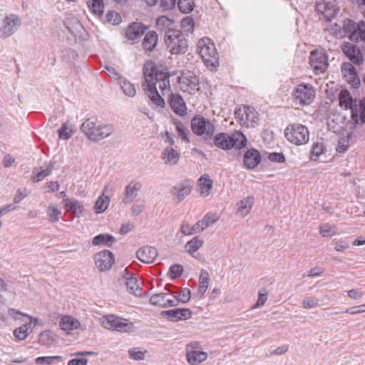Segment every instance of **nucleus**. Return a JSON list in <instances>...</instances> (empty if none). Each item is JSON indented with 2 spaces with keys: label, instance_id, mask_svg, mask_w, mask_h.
<instances>
[{
  "label": "nucleus",
  "instance_id": "dca6fc26",
  "mask_svg": "<svg viewBox=\"0 0 365 365\" xmlns=\"http://www.w3.org/2000/svg\"><path fill=\"white\" fill-rule=\"evenodd\" d=\"M151 304L160 307H176L178 300L175 295L171 296L168 293H158L153 294L150 298Z\"/></svg>",
  "mask_w": 365,
  "mask_h": 365
},
{
  "label": "nucleus",
  "instance_id": "58836bf2",
  "mask_svg": "<svg viewBox=\"0 0 365 365\" xmlns=\"http://www.w3.org/2000/svg\"><path fill=\"white\" fill-rule=\"evenodd\" d=\"M106 0H87L90 11L98 16L103 14Z\"/></svg>",
  "mask_w": 365,
  "mask_h": 365
},
{
  "label": "nucleus",
  "instance_id": "6e6d98bb",
  "mask_svg": "<svg viewBox=\"0 0 365 365\" xmlns=\"http://www.w3.org/2000/svg\"><path fill=\"white\" fill-rule=\"evenodd\" d=\"M183 267L180 264H173L170 268V278L175 279L180 277L183 273Z\"/></svg>",
  "mask_w": 365,
  "mask_h": 365
},
{
  "label": "nucleus",
  "instance_id": "3c124183",
  "mask_svg": "<svg viewBox=\"0 0 365 365\" xmlns=\"http://www.w3.org/2000/svg\"><path fill=\"white\" fill-rule=\"evenodd\" d=\"M178 6L182 13L187 14L193 10V2L192 0H179Z\"/></svg>",
  "mask_w": 365,
  "mask_h": 365
},
{
  "label": "nucleus",
  "instance_id": "7c9ffc66",
  "mask_svg": "<svg viewBox=\"0 0 365 365\" xmlns=\"http://www.w3.org/2000/svg\"><path fill=\"white\" fill-rule=\"evenodd\" d=\"M358 99H354L350 92L346 89H342L339 95V106L344 109H350L351 113Z\"/></svg>",
  "mask_w": 365,
  "mask_h": 365
},
{
  "label": "nucleus",
  "instance_id": "b1692460",
  "mask_svg": "<svg viewBox=\"0 0 365 365\" xmlns=\"http://www.w3.org/2000/svg\"><path fill=\"white\" fill-rule=\"evenodd\" d=\"M138 259L145 264H150L154 262L158 256L157 250L150 246H144L136 252Z\"/></svg>",
  "mask_w": 365,
  "mask_h": 365
},
{
  "label": "nucleus",
  "instance_id": "a211bd4d",
  "mask_svg": "<svg viewBox=\"0 0 365 365\" xmlns=\"http://www.w3.org/2000/svg\"><path fill=\"white\" fill-rule=\"evenodd\" d=\"M193 182L190 180H185L176 184L171 188L172 195L177 199L178 202L183 200L191 192Z\"/></svg>",
  "mask_w": 365,
  "mask_h": 365
},
{
  "label": "nucleus",
  "instance_id": "c756f323",
  "mask_svg": "<svg viewBox=\"0 0 365 365\" xmlns=\"http://www.w3.org/2000/svg\"><path fill=\"white\" fill-rule=\"evenodd\" d=\"M161 158L165 165H175L180 159V153L173 147L168 146L161 153Z\"/></svg>",
  "mask_w": 365,
  "mask_h": 365
},
{
  "label": "nucleus",
  "instance_id": "4d7b16f0",
  "mask_svg": "<svg viewBox=\"0 0 365 365\" xmlns=\"http://www.w3.org/2000/svg\"><path fill=\"white\" fill-rule=\"evenodd\" d=\"M145 207V202L140 200H136L131 207L132 215L134 216L140 215Z\"/></svg>",
  "mask_w": 365,
  "mask_h": 365
},
{
  "label": "nucleus",
  "instance_id": "2f4dec72",
  "mask_svg": "<svg viewBox=\"0 0 365 365\" xmlns=\"http://www.w3.org/2000/svg\"><path fill=\"white\" fill-rule=\"evenodd\" d=\"M145 27L141 23L134 22L126 29L125 35L130 40L139 38L145 32Z\"/></svg>",
  "mask_w": 365,
  "mask_h": 365
},
{
  "label": "nucleus",
  "instance_id": "5fc2aeb1",
  "mask_svg": "<svg viewBox=\"0 0 365 365\" xmlns=\"http://www.w3.org/2000/svg\"><path fill=\"white\" fill-rule=\"evenodd\" d=\"M58 132L59 138L63 140H68L73 135V131L67 123H63Z\"/></svg>",
  "mask_w": 365,
  "mask_h": 365
},
{
  "label": "nucleus",
  "instance_id": "864d4df0",
  "mask_svg": "<svg viewBox=\"0 0 365 365\" xmlns=\"http://www.w3.org/2000/svg\"><path fill=\"white\" fill-rule=\"evenodd\" d=\"M336 232V227L323 224L320 227V234L323 237L333 236Z\"/></svg>",
  "mask_w": 365,
  "mask_h": 365
},
{
  "label": "nucleus",
  "instance_id": "9b49d317",
  "mask_svg": "<svg viewBox=\"0 0 365 365\" xmlns=\"http://www.w3.org/2000/svg\"><path fill=\"white\" fill-rule=\"evenodd\" d=\"M309 63L316 74L325 71L328 67V58L323 51L315 50L310 53Z\"/></svg>",
  "mask_w": 365,
  "mask_h": 365
},
{
  "label": "nucleus",
  "instance_id": "4c0bfd02",
  "mask_svg": "<svg viewBox=\"0 0 365 365\" xmlns=\"http://www.w3.org/2000/svg\"><path fill=\"white\" fill-rule=\"evenodd\" d=\"M156 26L159 31H164L165 35L168 34L170 30H176L175 27V22L173 19H169L165 16H161L156 20Z\"/></svg>",
  "mask_w": 365,
  "mask_h": 365
},
{
  "label": "nucleus",
  "instance_id": "ddd939ff",
  "mask_svg": "<svg viewBox=\"0 0 365 365\" xmlns=\"http://www.w3.org/2000/svg\"><path fill=\"white\" fill-rule=\"evenodd\" d=\"M21 19L15 15L10 14L4 21V25L0 28V36L6 38L14 34L21 26Z\"/></svg>",
  "mask_w": 365,
  "mask_h": 365
},
{
  "label": "nucleus",
  "instance_id": "5701e85b",
  "mask_svg": "<svg viewBox=\"0 0 365 365\" xmlns=\"http://www.w3.org/2000/svg\"><path fill=\"white\" fill-rule=\"evenodd\" d=\"M351 117L356 124H365V96L354 104Z\"/></svg>",
  "mask_w": 365,
  "mask_h": 365
},
{
  "label": "nucleus",
  "instance_id": "7ed1b4c3",
  "mask_svg": "<svg viewBox=\"0 0 365 365\" xmlns=\"http://www.w3.org/2000/svg\"><path fill=\"white\" fill-rule=\"evenodd\" d=\"M247 141L246 136L240 131H236L232 135L221 133L214 138L215 145L223 150L243 148L246 146Z\"/></svg>",
  "mask_w": 365,
  "mask_h": 365
},
{
  "label": "nucleus",
  "instance_id": "f8f14e48",
  "mask_svg": "<svg viewBox=\"0 0 365 365\" xmlns=\"http://www.w3.org/2000/svg\"><path fill=\"white\" fill-rule=\"evenodd\" d=\"M198 79L193 73L189 71L182 73L178 77V83L180 88L185 93L189 94L194 93L198 91Z\"/></svg>",
  "mask_w": 365,
  "mask_h": 365
},
{
  "label": "nucleus",
  "instance_id": "f3484780",
  "mask_svg": "<svg viewBox=\"0 0 365 365\" xmlns=\"http://www.w3.org/2000/svg\"><path fill=\"white\" fill-rule=\"evenodd\" d=\"M9 312L10 315L14 316L15 319H19L16 315L23 316L28 319V322H25L23 325L14 331V335L18 340L21 341L25 339L28 335L29 331L31 329V317L29 315L23 314L14 309H10Z\"/></svg>",
  "mask_w": 365,
  "mask_h": 365
},
{
  "label": "nucleus",
  "instance_id": "473e14b6",
  "mask_svg": "<svg viewBox=\"0 0 365 365\" xmlns=\"http://www.w3.org/2000/svg\"><path fill=\"white\" fill-rule=\"evenodd\" d=\"M255 202L254 197L249 195L237 203V211L242 217H245L250 212Z\"/></svg>",
  "mask_w": 365,
  "mask_h": 365
},
{
  "label": "nucleus",
  "instance_id": "79ce46f5",
  "mask_svg": "<svg viewBox=\"0 0 365 365\" xmlns=\"http://www.w3.org/2000/svg\"><path fill=\"white\" fill-rule=\"evenodd\" d=\"M64 24L68 31L75 36L83 29L81 22L75 17L67 19Z\"/></svg>",
  "mask_w": 365,
  "mask_h": 365
},
{
  "label": "nucleus",
  "instance_id": "de8ad7c7",
  "mask_svg": "<svg viewBox=\"0 0 365 365\" xmlns=\"http://www.w3.org/2000/svg\"><path fill=\"white\" fill-rule=\"evenodd\" d=\"M120 87L125 95L129 97H133L136 94V90L134 86L128 80L123 78L120 81Z\"/></svg>",
  "mask_w": 365,
  "mask_h": 365
},
{
  "label": "nucleus",
  "instance_id": "bf43d9fd",
  "mask_svg": "<svg viewBox=\"0 0 365 365\" xmlns=\"http://www.w3.org/2000/svg\"><path fill=\"white\" fill-rule=\"evenodd\" d=\"M107 21L113 25L118 24L121 21L120 16L115 11H109L106 14Z\"/></svg>",
  "mask_w": 365,
  "mask_h": 365
},
{
  "label": "nucleus",
  "instance_id": "4468645a",
  "mask_svg": "<svg viewBox=\"0 0 365 365\" xmlns=\"http://www.w3.org/2000/svg\"><path fill=\"white\" fill-rule=\"evenodd\" d=\"M188 344L186 346V359L190 365H198L202 361H205L207 358V354L205 351H201L196 346L198 344Z\"/></svg>",
  "mask_w": 365,
  "mask_h": 365
},
{
  "label": "nucleus",
  "instance_id": "0eeeda50",
  "mask_svg": "<svg viewBox=\"0 0 365 365\" xmlns=\"http://www.w3.org/2000/svg\"><path fill=\"white\" fill-rule=\"evenodd\" d=\"M191 129L195 135L207 140L212 138L215 127L210 120L196 115L191 120Z\"/></svg>",
  "mask_w": 365,
  "mask_h": 365
},
{
  "label": "nucleus",
  "instance_id": "338daca9",
  "mask_svg": "<svg viewBox=\"0 0 365 365\" xmlns=\"http://www.w3.org/2000/svg\"><path fill=\"white\" fill-rule=\"evenodd\" d=\"M195 230V224H194L192 226H190L187 223H183L180 228L181 232L184 235H190L194 233H196Z\"/></svg>",
  "mask_w": 365,
  "mask_h": 365
},
{
  "label": "nucleus",
  "instance_id": "37998d69",
  "mask_svg": "<svg viewBox=\"0 0 365 365\" xmlns=\"http://www.w3.org/2000/svg\"><path fill=\"white\" fill-rule=\"evenodd\" d=\"M199 281L198 292L202 296L206 292L210 282V275L206 270H201Z\"/></svg>",
  "mask_w": 365,
  "mask_h": 365
},
{
  "label": "nucleus",
  "instance_id": "69168bd1",
  "mask_svg": "<svg viewBox=\"0 0 365 365\" xmlns=\"http://www.w3.org/2000/svg\"><path fill=\"white\" fill-rule=\"evenodd\" d=\"M29 192L27 189H19L16 192V194L14 198V202L17 204L19 203L23 199H24L28 195Z\"/></svg>",
  "mask_w": 365,
  "mask_h": 365
},
{
  "label": "nucleus",
  "instance_id": "2eb2a0df",
  "mask_svg": "<svg viewBox=\"0 0 365 365\" xmlns=\"http://www.w3.org/2000/svg\"><path fill=\"white\" fill-rule=\"evenodd\" d=\"M95 264L101 272L110 269L114 262L113 253L108 250H103L95 255Z\"/></svg>",
  "mask_w": 365,
  "mask_h": 365
},
{
  "label": "nucleus",
  "instance_id": "49530a36",
  "mask_svg": "<svg viewBox=\"0 0 365 365\" xmlns=\"http://www.w3.org/2000/svg\"><path fill=\"white\" fill-rule=\"evenodd\" d=\"M326 150V146L323 143H314L310 153V159L317 160L321 155L325 153Z\"/></svg>",
  "mask_w": 365,
  "mask_h": 365
},
{
  "label": "nucleus",
  "instance_id": "a878e982",
  "mask_svg": "<svg viewBox=\"0 0 365 365\" xmlns=\"http://www.w3.org/2000/svg\"><path fill=\"white\" fill-rule=\"evenodd\" d=\"M56 165L55 160H51L48 164L46 166L45 169L40 168L39 170L38 168H34L32 171L31 175V180L33 182H39L45 179L47 176L50 175L54 169Z\"/></svg>",
  "mask_w": 365,
  "mask_h": 365
},
{
  "label": "nucleus",
  "instance_id": "aec40b11",
  "mask_svg": "<svg viewBox=\"0 0 365 365\" xmlns=\"http://www.w3.org/2000/svg\"><path fill=\"white\" fill-rule=\"evenodd\" d=\"M341 73L344 78L349 83L352 84L355 88H357L360 84L359 77L356 71L355 68L350 62H345L341 67Z\"/></svg>",
  "mask_w": 365,
  "mask_h": 365
},
{
  "label": "nucleus",
  "instance_id": "f257e3e1",
  "mask_svg": "<svg viewBox=\"0 0 365 365\" xmlns=\"http://www.w3.org/2000/svg\"><path fill=\"white\" fill-rule=\"evenodd\" d=\"M143 75L146 84L144 90L147 91L149 98L155 105L163 107L165 102L158 92L156 85L163 95L169 91L170 76L168 68L157 66L153 61H147L143 66Z\"/></svg>",
  "mask_w": 365,
  "mask_h": 365
},
{
  "label": "nucleus",
  "instance_id": "603ef678",
  "mask_svg": "<svg viewBox=\"0 0 365 365\" xmlns=\"http://www.w3.org/2000/svg\"><path fill=\"white\" fill-rule=\"evenodd\" d=\"M146 353V350L142 351L139 348H133L128 350L129 357L136 361L143 360Z\"/></svg>",
  "mask_w": 365,
  "mask_h": 365
},
{
  "label": "nucleus",
  "instance_id": "393cba45",
  "mask_svg": "<svg viewBox=\"0 0 365 365\" xmlns=\"http://www.w3.org/2000/svg\"><path fill=\"white\" fill-rule=\"evenodd\" d=\"M142 185L139 182L131 181L125 187V194L123 197V202L125 204L131 203L138 196Z\"/></svg>",
  "mask_w": 365,
  "mask_h": 365
},
{
  "label": "nucleus",
  "instance_id": "cd10ccee",
  "mask_svg": "<svg viewBox=\"0 0 365 365\" xmlns=\"http://www.w3.org/2000/svg\"><path fill=\"white\" fill-rule=\"evenodd\" d=\"M219 220V216L215 213H207L202 219L195 223V232H201L208 227L215 224Z\"/></svg>",
  "mask_w": 365,
  "mask_h": 365
},
{
  "label": "nucleus",
  "instance_id": "423d86ee",
  "mask_svg": "<svg viewBox=\"0 0 365 365\" xmlns=\"http://www.w3.org/2000/svg\"><path fill=\"white\" fill-rule=\"evenodd\" d=\"M197 50L200 56L207 68L215 67L217 61V53L215 46L209 38H203L197 43Z\"/></svg>",
  "mask_w": 365,
  "mask_h": 365
},
{
  "label": "nucleus",
  "instance_id": "052dcab7",
  "mask_svg": "<svg viewBox=\"0 0 365 365\" xmlns=\"http://www.w3.org/2000/svg\"><path fill=\"white\" fill-rule=\"evenodd\" d=\"M268 159L271 162L282 163L285 162V156L282 153H271L268 155Z\"/></svg>",
  "mask_w": 365,
  "mask_h": 365
},
{
  "label": "nucleus",
  "instance_id": "1a4fd4ad",
  "mask_svg": "<svg viewBox=\"0 0 365 365\" xmlns=\"http://www.w3.org/2000/svg\"><path fill=\"white\" fill-rule=\"evenodd\" d=\"M292 98L296 105L311 104L316 96L314 87L309 83H300L292 91Z\"/></svg>",
  "mask_w": 365,
  "mask_h": 365
},
{
  "label": "nucleus",
  "instance_id": "ea45409f",
  "mask_svg": "<svg viewBox=\"0 0 365 365\" xmlns=\"http://www.w3.org/2000/svg\"><path fill=\"white\" fill-rule=\"evenodd\" d=\"M63 203L66 210L72 212L75 215H79L83 211L82 204L76 200L66 198L63 199Z\"/></svg>",
  "mask_w": 365,
  "mask_h": 365
},
{
  "label": "nucleus",
  "instance_id": "72a5a7b5",
  "mask_svg": "<svg viewBox=\"0 0 365 365\" xmlns=\"http://www.w3.org/2000/svg\"><path fill=\"white\" fill-rule=\"evenodd\" d=\"M108 185H106L103 187L101 195L98 197L96 201L94 209L96 213L103 212L108 207L110 204V198L108 196H106V193L108 192Z\"/></svg>",
  "mask_w": 365,
  "mask_h": 365
},
{
  "label": "nucleus",
  "instance_id": "e2e57ef3",
  "mask_svg": "<svg viewBox=\"0 0 365 365\" xmlns=\"http://www.w3.org/2000/svg\"><path fill=\"white\" fill-rule=\"evenodd\" d=\"M191 297V292L189 289H184L180 293L177 299L178 300V303L182 302V303L187 302Z\"/></svg>",
  "mask_w": 365,
  "mask_h": 365
},
{
  "label": "nucleus",
  "instance_id": "09e8293b",
  "mask_svg": "<svg viewBox=\"0 0 365 365\" xmlns=\"http://www.w3.org/2000/svg\"><path fill=\"white\" fill-rule=\"evenodd\" d=\"M59 325L63 331H64L68 335L71 334V331H73L72 329V322H71V316L70 315H64L61 318Z\"/></svg>",
  "mask_w": 365,
  "mask_h": 365
},
{
  "label": "nucleus",
  "instance_id": "9d476101",
  "mask_svg": "<svg viewBox=\"0 0 365 365\" xmlns=\"http://www.w3.org/2000/svg\"><path fill=\"white\" fill-rule=\"evenodd\" d=\"M235 117L240 125L247 128L255 127L259 121L258 113L253 108L246 106L236 109Z\"/></svg>",
  "mask_w": 365,
  "mask_h": 365
},
{
  "label": "nucleus",
  "instance_id": "680f3d73",
  "mask_svg": "<svg viewBox=\"0 0 365 365\" xmlns=\"http://www.w3.org/2000/svg\"><path fill=\"white\" fill-rule=\"evenodd\" d=\"M61 214V212L56 207H50L48 208V215L50 217V221L52 222H58Z\"/></svg>",
  "mask_w": 365,
  "mask_h": 365
},
{
  "label": "nucleus",
  "instance_id": "20e7f679",
  "mask_svg": "<svg viewBox=\"0 0 365 365\" xmlns=\"http://www.w3.org/2000/svg\"><path fill=\"white\" fill-rule=\"evenodd\" d=\"M101 323L103 327L119 332L130 333L135 331V326L129 319L114 314L103 316Z\"/></svg>",
  "mask_w": 365,
  "mask_h": 365
},
{
  "label": "nucleus",
  "instance_id": "0e129e2a",
  "mask_svg": "<svg viewBox=\"0 0 365 365\" xmlns=\"http://www.w3.org/2000/svg\"><path fill=\"white\" fill-rule=\"evenodd\" d=\"M55 334L50 330H46L40 334L41 342H45L46 340L51 342H55Z\"/></svg>",
  "mask_w": 365,
  "mask_h": 365
},
{
  "label": "nucleus",
  "instance_id": "a18cd8bd",
  "mask_svg": "<svg viewBox=\"0 0 365 365\" xmlns=\"http://www.w3.org/2000/svg\"><path fill=\"white\" fill-rule=\"evenodd\" d=\"M195 27L194 20L190 16H186L181 21V31L182 34L186 35L190 34L193 32Z\"/></svg>",
  "mask_w": 365,
  "mask_h": 365
},
{
  "label": "nucleus",
  "instance_id": "8fccbe9b",
  "mask_svg": "<svg viewBox=\"0 0 365 365\" xmlns=\"http://www.w3.org/2000/svg\"><path fill=\"white\" fill-rule=\"evenodd\" d=\"M175 124L176 126V130L178 132V136L180 138H181L182 140H183L186 143H189L190 140L188 138V134H189L188 130L180 121L175 122Z\"/></svg>",
  "mask_w": 365,
  "mask_h": 365
},
{
  "label": "nucleus",
  "instance_id": "c03bdc74",
  "mask_svg": "<svg viewBox=\"0 0 365 365\" xmlns=\"http://www.w3.org/2000/svg\"><path fill=\"white\" fill-rule=\"evenodd\" d=\"M202 245L203 241L198 236H195L186 243L185 248L189 254L193 255Z\"/></svg>",
  "mask_w": 365,
  "mask_h": 365
},
{
  "label": "nucleus",
  "instance_id": "f704fd0d",
  "mask_svg": "<svg viewBox=\"0 0 365 365\" xmlns=\"http://www.w3.org/2000/svg\"><path fill=\"white\" fill-rule=\"evenodd\" d=\"M158 43V34L154 31L148 32L144 36L142 46L145 51L151 52Z\"/></svg>",
  "mask_w": 365,
  "mask_h": 365
},
{
  "label": "nucleus",
  "instance_id": "774afa93",
  "mask_svg": "<svg viewBox=\"0 0 365 365\" xmlns=\"http://www.w3.org/2000/svg\"><path fill=\"white\" fill-rule=\"evenodd\" d=\"M88 360L82 356H76L71 359L67 365H87Z\"/></svg>",
  "mask_w": 365,
  "mask_h": 365
},
{
  "label": "nucleus",
  "instance_id": "c9c22d12",
  "mask_svg": "<svg viewBox=\"0 0 365 365\" xmlns=\"http://www.w3.org/2000/svg\"><path fill=\"white\" fill-rule=\"evenodd\" d=\"M198 187L200 195L202 197H207L210 194L212 180L207 175H203L198 180Z\"/></svg>",
  "mask_w": 365,
  "mask_h": 365
},
{
  "label": "nucleus",
  "instance_id": "bb28decb",
  "mask_svg": "<svg viewBox=\"0 0 365 365\" xmlns=\"http://www.w3.org/2000/svg\"><path fill=\"white\" fill-rule=\"evenodd\" d=\"M260 161L261 155L257 149H250L244 155V163L248 169L255 168Z\"/></svg>",
  "mask_w": 365,
  "mask_h": 365
},
{
  "label": "nucleus",
  "instance_id": "13d9d810",
  "mask_svg": "<svg viewBox=\"0 0 365 365\" xmlns=\"http://www.w3.org/2000/svg\"><path fill=\"white\" fill-rule=\"evenodd\" d=\"M319 305V300L314 297H305L302 302L304 309H312Z\"/></svg>",
  "mask_w": 365,
  "mask_h": 365
},
{
  "label": "nucleus",
  "instance_id": "f03ea898",
  "mask_svg": "<svg viewBox=\"0 0 365 365\" xmlns=\"http://www.w3.org/2000/svg\"><path fill=\"white\" fill-rule=\"evenodd\" d=\"M81 130L90 140L98 143L110 136L115 128L112 124L102 123L91 117L82 123Z\"/></svg>",
  "mask_w": 365,
  "mask_h": 365
},
{
  "label": "nucleus",
  "instance_id": "c85d7f7f",
  "mask_svg": "<svg viewBox=\"0 0 365 365\" xmlns=\"http://www.w3.org/2000/svg\"><path fill=\"white\" fill-rule=\"evenodd\" d=\"M170 105L173 110L179 115L186 114V106L182 98L177 94H171L170 97Z\"/></svg>",
  "mask_w": 365,
  "mask_h": 365
},
{
  "label": "nucleus",
  "instance_id": "6ab92c4d",
  "mask_svg": "<svg viewBox=\"0 0 365 365\" xmlns=\"http://www.w3.org/2000/svg\"><path fill=\"white\" fill-rule=\"evenodd\" d=\"M343 53L351 61L352 63L361 65L364 61V57L359 48L349 42H344L341 45Z\"/></svg>",
  "mask_w": 365,
  "mask_h": 365
},
{
  "label": "nucleus",
  "instance_id": "39448f33",
  "mask_svg": "<svg viewBox=\"0 0 365 365\" xmlns=\"http://www.w3.org/2000/svg\"><path fill=\"white\" fill-rule=\"evenodd\" d=\"M165 42L168 49L173 54L185 53L187 50V42L185 34L180 30H170L165 35Z\"/></svg>",
  "mask_w": 365,
  "mask_h": 365
},
{
  "label": "nucleus",
  "instance_id": "a19ab883",
  "mask_svg": "<svg viewBox=\"0 0 365 365\" xmlns=\"http://www.w3.org/2000/svg\"><path fill=\"white\" fill-rule=\"evenodd\" d=\"M115 241V237L109 234H100L93 238L92 244L95 246L105 245L110 247Z\"/></svg>",
  "mask_w": 365,
  "mask_h": 365
},
{
  "label": "nucleus",
  "instance_id": "4be33fe9",
  "mask_svg": "<svg viewBox=\"0 0 365 365\" xmlns=\"http://www.w3.org/2000/svg\"><path fill=\"white\" fill-rule=\"evenodd\" d=\"M161 315L168 317L170 321L176 322L180 320H186L191 317L192 312L187 308H177L161 312Z\"/></svg>",
  "mask_w": 365,
  "mask_h": 365
},
{
  "label": "nucleus",
  "instance_id": "e433bc0d",
  "mask_svg": "<svg viewBox=\"0 0 365 365\" xmlns=\"http://www.w3.org/2000/svg\"><path fill=\"white\" fill-rule=\"evenodd\" d=\"M123 277L125 279V284L127 289L135 296H140V294L138 293L140 288L138 280L135 277L130 276L128 273V269H124V274Z\"/></svg>",
  "mask_w": 365,
  "mask_h": 365
},
{
  "label": "nucleus",
  "instance_id": "6e6552de",
  "mask_svg": "<svg viewBox=\"0 0 365 365\" xmlns=\"http://www.w3.org/2000/svg\"><path fill=\"white\" fill-rule=\"evenodd\" d=\"M288 141L295 145L306 144L309 139V133L307 127L299 123L289 125L284 130Z\"/></svg>",
  "mask_w": 365,
  "mask_h": 365
},
{
  "label": "nucleus",
  "instance_id": "412c9836",
  "mask_svg": "<svg viewBox=\"0 0 365 365\" xmlns=\"http://www.w3.org/2000/svg\"><path fill=\"white\" fill-rule=\"evenodd\" d=\"M316 10L318 13L322 14L326 21H329L333 19L336 12L337 9L334 2L326 1H318L316 4Z\"/></svg>",
  "mask_w": 365,
  "mask_h": 365
}]
</instances>
